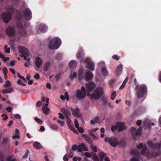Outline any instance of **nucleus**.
<instances>
[{
	"instance_id": "nucleus-1",
	"label": "nucleus",
	"mask_w": 161,
	"mask_h": 161,
	"mask_svg": "<svg viewBox=\"0 0 161 161\" xmlns=\"http://www.w3.org/2000/svg\"><path fill=\"white\" fill-rule=\"evenodd\" d=\"M135 89L137 91L136 95L138 98L143 97L147 93V87L145 85H136Z\"/></svg>"
},
{
	"instance_id": "nucleus-2",
	"label": "nucleus",
	"mask_w": 161,
	"mask_h": 161,
	"mask_svg": "<svg viewBox=\"0 0 161 161\" xmlns=\"http://www.w3.org/2000/svg\"><path fill=\"white\" fill-rule=\"evenodd\" d=\"M15 8L13 6L9 8L10 11L7 13L3 12L2 14V17L3 19V22L6 23H8L11 18L14 12Z\"/></svg>"
},
{
	"instance_id": "nucleus-3",
	"label": "nucleus",
	"mask_w": 161,
	"mask_h": 161,
	"mask_svg": "<svg viewBox=\"0 0 161 161\" xmlns=\"http://www.w3.org/2000/svg\"><path fill=\"white\" fill-rule=\"evenodd\" d=\"M61 40L58 38L55 37L51 40L49 44V48L50 49H58L61 44Z\"/></svg>"
},
{
	"instance_id": "nucleus-4",
	"label": "nucleus",
	"mask_w": 161,
	"mask_h": 161,
	"mask_svg": "<svg viewBox=\"0 0 161 161\" xmlns=\"http://www.w3.org/2000/svg\"><path fill=\"white\" fill-rule=\"evenodd\" d=\"M86 89L84 86H81L80 90H77L75 93V97L79 100L84 99L86 95Z\"/></svg>"
},
{
	"instance_id": "nucleus-5",
	"label": "nucleus",
	"mask_w": 161,
	"mask_h": 161,
	"mask_svg": "<svg viewBox=\"0 0 161 161\" xmlns=\"http://www.w3.org/2000/svg\"><path fill=\"white\" fill-rule=\"evenodd\" d=\"M132 137L134 140H138L139 139L142 131L141 127H139L138 129L132 127L131 128Z\"/></svg>"
},
{
	"instance_id": "nucleus-6",
	"label": "nucleus",
	"mask_w": 161,
	"mask_h": 161,
	"mask_svg": "<svg viewBox=\"0 0 161 161\" xmlns=\"http://www.w3.org/2000/svg\"><path fill=\"white\" fill-rule=\"evenodd\" d=\"M103 94V90L102 88H98L95 90L91 97L92 98L97 99L100 97Z\"/></svg>"
},
{
	"instance_id": "nucleus-7",
	"label": "nucleus",
	"mask_w": 161,
	"mask_h": 161,
	"mask_svg": "<svg viewBox=\"0 0 161 161\" xmlns=\"http://www.w3.org/2000/svg\"><path fill=\"white\" fill-rule=\"evenodd\" d=\"M18 50L20 53L22 54V56L24 57V59L25 60H27V57L29 55V52L28 50L21 46H19L18 47Z\"/></svg>"
},
{
	"instance_id": "nucleus-8",
	"label": "nucleus",
	"mask_w": 161,
	"mask_h": 161,
	"mask_svg": "<svg viewBox=\"0 0 161 161\" xmlns=\"http://www.w3.org/2000/svg\"><path fill=\"white\" fill-rule=\"evenodd\" d=\"M6 34L9 37L14 36L16 33V31L11 26L7 27L5 30Z\"/></svg>"
},
{
	"instance_id": "nucleus-9",
	"label": "nucleus",
	"mask_w": 161,
	"mask_h": 161,
	"mask_svg": "<svg viewBox=\"0 0 161 161\" xmlns=\"http://www.w3.org/2000/svg\"><path fill=\"white\" fill-rule=\"evenodd\" d=\"M96 87V85L93 82L90 81L86 84V91L87 92H92Z\"/></svg>"
},
{
	"instance_id": "nucleus-10",
	"label": "nucleus",
	"mask_w": 161,
	"mask_h": 161,
	"mask_svg": "<svg viewBox=\"0 0 161 161\" xmlns=\"http://www.w3.org/2000/svg\"><path fill=\"white\" fill-rule=\"evenodd\" d=\"M84 62L86 63L87 68L91 71H93L94 69V64L93 62L90 61L88 58L85 59Z\"/></svg>"
},
{
	"instance_id": "nucleus-11",
	"label": "nucleus",
	"mask_w": 161,
	"mask_h": 161,
	"mask_svg": "<svg viewBox=\"0 0 161 161\" xmlns=\"http://www.w3.org/2000/svg\"><path fill=\"white\" fill-rule=\"evenodd\" d=\"M43 63L42 60L39 57H36L35 59V64L36 68H35L36 70L42 66Z\"/></svg>"
},
{
	"instance_id": "nucleus-12",
	"label": "nucleus",
	"mask_w": 161,
	"mask_h": 161,
	"mask_svg": "<svg viewBox=\"0 0 161 161\" xmlns=\"http://www.w3.org/2000/svg\"><path fill=\"white\" fill-rule=\"evenodd\" d=\"M73 115L75 117L80 118L82 116V114L80 111V109L78 108L75 109L71 108V109Z\"/></svg>"
},
{
	"instance_id": "nucleus-13",
	"label": "nucleus",
	"mask_w": 161,
	"mask_h": 161,
	"mask_svg": "<svg viewBox=\"0 0 161 161\" xmlns=\"http://www.w3.org/2000/svg\"><path fill=\"white\" fill-rule=\"evenodd\" d=\"M24 16L25 19L26 20H30L31 19V12L29 8H27L25 10Z\"/></svg>"
},
{
	"instance_id": "nucleus-14",
	"label": "nucleus",
	"mask_w": 161,
	"mask_h": 161,
	"mask_svg": "<svg viewBox=\"0 0 161 161\" xmlns=\"http://www.w3.org/2000/svg\"><path fill=\"white\" fill-rule=\"evenodd\" d=\"M93 77V74L91 72L88 71L86 72L84 75V79L87 81H89L92 80Z\"/></svg>"
},
{
	"instance_id": "nucleus-15",
	"label": "nucleus",
	"mask_w": 161,
	"mask_h": 161,
	"mask_svg": "<svg viewBox=\"0 0 161 161\" xmlns=\"http://www.w3.org/2000/svg\"><path fill=\"white\" fill-rule=\"evenodd\" d=\"M77 150L79 152H81L82 151H88V150L87 147L83 143L78 145Z\"/></svg>"
},
{
	"instance_id": "nucleus-16",
	"label": "nucleus",
	"mask_w": 161,
	"mask_h": 161,
	"mask_svg": "<svg viewBox=\"0 0 161 161\" xmlns=\"http://www.w3.org/2000/svg\"><path fill=\"white\" fill-rule=\"evenodd\" d=\"M47 28V27L45 24H40L39 26V30L37 31V33H40L39 31L42 33L45 32L46 31Z\"/></svg>"
},
{
	"instance_id": "nucleus-17",
	"label": "nucleus",
	"mask_w": 161,
	"mask_h": 161,
	"mask_svg": "<svg viewBox=\"0 0 161 161\" xmlns=\"http://www.w3.org/2000/svg\"><path fill=\"white\" fill-rule=\"evenodd\" d=\"M99 157L100 156H102V159L103 160V159L105 161H110L109 158L107 156V154L106 153H104L103 152H100L99 153Z\"/></svg>"
},
{
	"instance_id": "nucleus-18",
	"label": "nucleus",
	"mask_w": 161,
	"mask_h": 161,
	"mask_svg": "<svg viewBox=\"0 0 161 161\" xmlns=\"http://www.w3.org/2000/svg\"><path fill=\"white\" fill-rule=\"evenodd\" d=\"M73 155V152L72 150H70L69 153L68 154V153L66 154L63 157V160L65 161H67L69 158H71Z\"/></svg>"
},
{
	"instance_id": "nucleus-19",
	"label": "nucleus",
	"mask_w": 161,
	"mask_h": 161,
	"mask_svg": "<svg viewBox=\"0 0 161 161\" xmlns=\"http://www.w3.org/2000/svg\"><path fill=\"white\" fill-rule=\"evenodd\" d=\"M118 131H122L125 129V124L123 123L118 122L117 123Z\"/></svg>"
},
{
	"instance_id": "nucleus-20",
	"label": "nucleus",
	"mask_w": 161,
	"mask_h": 161,
	"mask_svg": "<svg viewBox=\"0 0 161 161\" xmlns=\"http://www.w3.org/2000/svg\"><path fill=\"white\" fill-rule=\"evenodd\" d=\"M61 111L64 114L65 117H69V116L71 115L70 112L68 109L63 108L61 109Z\"/></svg>"
},
{
	"instance_id": "nucleus-21",
	"label": "nucleus",
	"mask_w": 161,
	"mask_h": 161,
	"mask_svg": "<svg viewBox=\"0 0 161 161\" xmlns=\"http://www.w3.org/2000/svg\"><path fill=\"white\" fill-rule=\"evenodd\" d=\"M137 147L139 149H142V154H145V152L147 149V148L145 145H143L142 143H141L137 146Z\"/></svg>"
},
{
	"instance_id": "nucleus-22",
	"label": "nucleus",
	"mask_w": 161,
	"mask_h": 161,
	"mask_svg": "<svg viewBox=\"0 0 161 161\" xmlns=\"http://www.w3.org/2000/svg\"><path fill=\"white\" fill-rule=\"evenodd\" d=\"M122 64H119L117 67L116 70V73L117 75H119L122 72Z\"/></svg>"
},
{
	"instance_id": "nucleus-23",
	"label": "nucleus",
	"mask_w": 161,
	"mask_h": 161,
	"mask_svg": "<svg viewBox=\"0 0 161 161\" xmlns=\"http://www.w3.org/2000/svg\"><path fill=\"white\" fill-rule=\"evenodd\" d=\"M33 147L36 149H39L42 148L41 144L38 142H35L33 144Z\"/></svg>"
},
{
	"instance_id": "nucleus-24",
	"label": "nucleus",
	"mask_w": 161,
	"mask_h": 161,
	"mask_svg": "<svg viewBox=\"0 0 161 161\" xmlns=\"http://www.w3.org/2000/svg\"><path fill=\"white\" fill-rule=\"evenodd\" d=\"M50 67V63L49 61L46 62L43 67L44 70L45 71H47L48 69Z\"/></svg>"
},
{
	"instance_id": "nucleus-25",
	"label": "nucleus",
	"mask_w": 161,
	"mask_h": 161,
	"mask_svg": "<svg viewBox=\"0 0 161 161\" xmlns=\"http://www.w3.org/2000/svg\"><path fill=\"white\" fill-rule=\"evenodd\" d=\"M76 64L77 63L76 61L73 60H71L69 63V66L71 68L75 67Z\"/></svg>"
},
{
	"instance_id": "nucleus-26",
	"label": "nucleus",
	"mask_w": 161,
	"mask_h": 161,
	"mask_svg": "<svg viewBox=\"0 0 161 161\" xmlns=\"http://www.w3.org/2000/svg\"><path fill=\"white\" fill-rule=\"evenodd\" d=\"M13 89L11 88H9L3 90L2 92L3 93H9L13 91Z\"/></svg>"
},
{
	"instance_id": "nucleus-27",
	"label": "nucleus",
	"mask_w": 161,
	"mask_h": 161,
	"mask_svg": "<svg viewBox=\"0 0 161 161\" xmlns=\"http://www.w3.org/2000/svg\"><path fill=\"white\" fill-rule=\"evenodd\" d=\"M143 125L146 127L149 128L150 127V122L148 120H145L143 123Z\"/></svg>"
},
{
	"instance_id": "nucleus-28",
	"label": "nucleus",
	"mask_w": 161,
	"mask_h": 161,
	"mask_svg": "<svg viewBox=\"0 0 161 161\" xmlns=\"http://www.w3.org/2000/svg\"><path fill=\"white\" fill-rule=\"evenodd\" d=\"M104 141H118V139L115 136H114L111 137L110 138L107 137H105Z\"/></svg>"
},
{
	"instance_id": "nucleus-29",
	"label": "nucleus",
	"mask_w": 161,
	"mask_h": 161,
	"mask_svg": "<svg viewBox=\"0 0 161 161\" xmlns=\"http://www.w3.org/2000/svg\"><path fill=\"white\" fill-rule=\"evenodd\" d=\"M19 32L21 36H25L26 35V31L24 28H22L19 30Z\"/></svg>"
},
{
	"instance_id": "nucleus-30",
	"label": "nucleus",
	"mask_w": 161,
	"mask_h": 161,
	"mask_svg": "<svg viewBox=\"0 0 161 161\" xmlns=\"http://www.w3.org/2000/svg\"><path fill=\"white\" fill-rule=\"evenodd\" d=\"M101 72L102 74L104 76H106L108 74L107 71L105 67L102 68Z\"/></svg>"
},
{
	"instance_id": "nucleus-31",
	"label": "nucleus",
	"mask_w": 161,
	"mask_h": 161,
	"mask_svg": "<svg viewBox=\"0 0 161 161\" xmlns=\"http://www.w3.org/2000/svg\"><path fill=\"white\" fill-rule=\"evenodd\" d=\"M42 109L44 114L47 115L49 114L50 109L48 107H42Z\"/></svg>"
},
{
	"instance_id": "nucleus-32",
	"label": "nucleus",
	"mask_w": 161,
	"mask_h": 161,
	"mask_svg": "<svg viewBox=\"0 0 161 161\" xmlns=\"http://www.w3.org/2000/svg\"><path fill=\"white\" fill-rule=\"evenodd\" d=\"M128 77H126L125 80H124L122 84V85L120 86L119 87V89L121 90L124 87L126 83L127 82L128 80Z\"/></svg>"
},
{
	"instance_id": "nucleus-33",
	"label": "nucleus",
	"mask_w": 161,
	"mask_h": 161,
	"mask_svg": "<svg viewBox=\"0 0 161 161\" xmlns=\"http://www.w3.org/2000/svg\"><path fill=\"white\" fill-rule=\"evenodd\" d=\"M90 147L92 150L94 152H96L97 151V148L96 146L93 144H91Z\"/></svg>"
},
{
	"instance_id": "nucleus-34",
	"label": "nucleus",
	"mask_w": 161,
	"mask_h": 161,
	"mask_svg": "<svg viewBox=\"0 0 161 161\" xmlns=\"http://www.w3.org/2000/svg\"><path fill=\"white\" fill-rule=\"evenodd\" d=\"M89 135L91 138L94 140H96L97 139V137L95 135L92 131H90L89 132Z\"/></svg>"
},
{
	"instance_id": "nucleus-35",
	"label": "nucleus",
	"mask_w": 161,
	"mask_h": 161,
	"mask_svg": "<svg viewBox=\"0 0 161 161\" xmlns=\"http://www.w3.org/2000/svg\"><path fill=\"white\" fill-rule=\"evenodd\" d=\"M109 144L112 147H115L118 146V142H108Z\"/></svg>"
},
{
	"instance_id": "nucleus-36",
	"label": "nucleus",
	"mask_w": 161,
	"mask_h": 161,
	"mask_svg": "<svg viewBox=\"0 0 161 161\" xmlns=\"http://www.w3.org/2000/svg\"><path fill=\"white\" fill-rule=\"evenodd\" d=\"M92 158L93 161H99L98 157L96 154H94L92 155Z\"/></svg>"
},
{
	"instance_id": "nucleus-37",
	"label": "nucleus",
	"mask_w": 161,
	"mask_h": 161,
	"mask_svg": "<svg viewBox=\"0 0 161 161\" xmlns=\"http://www.w3.org/2000/svg\"><path fill=\"white\" fill-rule=\"evenodd\" d=\"M118 146L123 147L126 145L125 142H118Z\"/></svg>"
},
{
	"instance_id": "nucleus-38",
	"label": "nucleus",
	"mask_w": 161,
	"mask_h": 161,
	"mask_svg": "<svg viewBox=\"0 0 161 161\" xmlns=\"http://www.w3.org/2000/svg\"><path fill=\"white\" fill-rule=\"evenodd\" d=\"M84 56L83 53L81 52L77 53L76 54V57L77 58H80Z\"/></svg>"
},
{
	"instance_id": "nucleus-39",
	"label": "nucleus",
	"mask_w": 161,
	"mask_h": 161,
	"mask_svg": "<svg viewBox=\"0 0 161 161\" xmlns=\"http://www.w3.org/2000/svg\"><path fill=\"white\" fill-rule=\"evenodd\" d=\"M83 75V71L80 69L78 72V77L79 80H81L82 79Z\"/></svg>"
},
{
	"instance_id": "nucleus-40",
	"label": "nucleus",
	"mask_w": 161,
	"mask_h": 161,
	"mask_svg": "<svg viewBox=\"0 0 161 161\" xmlns=\"http://www.w3.org/2000/svg\"><path fill=\"white\" fill-rule=\"evenodd\" d=\"M4 50L6 53H10V48L9 47H8V46L7 45L5 46Z\"/></svg>"
},
{
	"instance_id": "nucleus-41",
	"label": "nucleus",
	"mask_w": 161,
	"mask_h": 161,
	"mask_svg": "<svg viewBox=\"0 0 161 161\" xmlns=\"http://www.w3.org/2000/svg\"><path fill=\"white\" fill-rule=\"evenodd\" d=\"M7 160V161H15V159L13 155L8 156Z\"/></svg>"
},
{
	"instance_id": "nucleus-42",
	"label": "nucleus",
	"mask_w": 161,
	"mask_h": 161,
	"mask_svg": "<svg viewBox=\"0 0 161 161\" xmlns=\"http://www.w3.org/2000/svg\"><path fill=\"white\" fill-rule=\"evenodd\" d=\"M11 84L9 80H7L5 82V84L4 85V87L7 88L10 87L11 86Z\"/></svg>"
},
{
	"instance_id": "nucleus-43",
	"label": "nucleus",
	"mask_w": 161,
	"mask_h": 161,
	"mask_svg": "<svg viewBox=\"0 0 161 161\" xmlns=\"http://www.w3.org/2000/svg\"><path fill=\"white\" fill-rule=\"evenodd\" d=\"M111 130L113 131H115L117 130H118V126L117 124L116 125L112 126Z\"/></svg>"
},
{
	"instance_id": "nucleus-44",
	"label": "nucleus",
	"mask_w": 161,
	"mask_h": 161,
	"mask_svg": "<svg viewBox=\"0 0 161 161\" xmlns=\"http://www.w3.org/2000/svg\"><path fill=\"white\" fill-rule=\"evenodd\" d=\"M16 17L17 20L19 21H20L22 18V15L19 13L17 14Z\"/></svg>"
},
{
	"instance_id": "nucleus-45",
	"label": "nucleus",
	"mask_w": 161,
	"mask_h": 161,
	"mask_svg": "<svg viewBox=\"0 0 161 161\" xmlns=\"http://www.w3.org/2000/svg\"><path fill=\"white\" fill-rule=\"evenodd\" d=\"M76 73L75 72H74L73 74L70 75L69 78L71 80H73L76 76Z\"/></svg>"
},
{
	"instance_id": "nucleus-46",
	"label": "nucleus",
	"mask_w": 161,
	"mask_h": 161,
	"mask_svg": "<svg viewBox=\"0 0 161 161\" xmlns=\"http://www.w3.org/2000/svg\"><path fill=\"white\" fill-rule=\"evenodd\" d=\"M17 76L19 78L21 79L24 80V82H27L26 80L25 79V78L23 76H21V75H20V73H18L17 74Z\"/></svg>"
},
{
	"instance_id": "nucleus-47",
	"label": "nucleus",
	"mask_w": 161,
	"mask_h": 161,
	"mask_svg": "<svg viewBox=\"0 0 161 161\" xmlns=\"http://www.w3.org/2000/svg\"><path fill=\"white\" fill-rule=\"evenodd\" d=\"M116 96V92L115 91H114L111 94V99L113 100H114Z\"/></svg>"
},
{
	"instance_id": "nucleus-48",
	"label": "nucleus",
	"mask_w": 161,
	"mask_h": 161,
	"mask_svg": "<svg viewBox=\"0 0 161 161\" xmlns=\"http://www.w3.org/2000/svg\"><path fill=\"white\" fill-rule=\"evenodd\" d=\"M50 127L51 129L54 130H56L58 128L57 126L56 125L53 124L50 125Z\"/></svg>"
},
{
	"instance_id": "nucleus-49",
	"label": "nucleus",
	"mask_w": 161,
	"mask_h": 161,
	"mask_svg": "<svg viewBox=\"0 0 161 161\" xmlns=\"http://www.w3.org/2000/svg\"><path fill=\"white\" fill-rule=\"evenodd\" d=\"M82 136L85 138L86 141H90V138L86 135L85 134H82Z\"/></svg>"
},
{
	"instance_id": "nucleus-50",
	"label": "nucleus",
	"mask_w": 161,
	"mask_h": 161,
	"mask_svg": "<svg viewBox=\"0 0 161 161\" xmlns=\"http://www.w3.org/2000/svg\"><path fill=\"white\" fill-rule=\"evenodd\" d=\"M3 73L5 77L7 75L8 73V69L6 67H4L3 68Z\"/></svg>"
},
{
	"instance_id": "nucleus-51",
	"label": "nucleus",
	"mask_w": 161,
	"mask_h": 161,
	"mask_svg": "<svg viewBox=\"0 0 161 161\" xmlns=\"http://www.w3.org/2000/svg\"><path fill=\"white\" fill-rule=\"evenodd\" d=\"M85 156L86 157L90 158L92 156V153H89L88 152H86L84 153Z\"/></svg>"
},
{
	"instance_id": "nucleus-52",
	"label": "nucleus",
	"mask_w": 161,
	"mask_h": 161,
	"mask_svg": "<svg viewBox=\"0 0 161 161\" xmlns=\"http://www.w3.org/2000/svg\"><path fill=\"white\" fill-rule=\"evenodd\" d=\"M17 26L20 29H21L23 28V27L22 24V23L19 21L17 23Z\"/></svg>"
},
{
	"instance_id": "nucleus-53",
	"label": "nucleus",
	"mask_w": 161,
	"mask_h": 161,
	"mask_svg": "<svg viewBox=\"0 0 161 161\" xmlns=\"http://www.w3.org/2000/svg\"><path fill=\"white\" fill-rule=\"evenodd\" d=\"M20 136L19 134L14 135L12 137V138L14 139H19L20 138Z\"/></svg>"
},
{
	"instance_id": "nucleus-54",
	"label": "nucleus",
	"mask_w": 161,
	"mask_h": 161,
	"mask_svg": "<svg viewBox=\"0 0 161 161\" xmlns=\"http://www.w3.org/2000/svg\"><path fill=\"white\" fill-rule=\"evenodd\" d=\"M81 159V157H74L73 159V161H80Z\"/></svg>"
},
{
	"instance_id": "nucleus-55",
	"label": "nucleus",
	"mask_w": 161,
	"mask_h": 161,
	"mask_svg": "<svg viewBox=\"0 0 161 161\" xmlns=\"http://www.w3.org/2000/svg\"><path fill=\"white\" fill-rule=\"evenodd\" d=\"M103 105L106 106L108 103V101L106 98H103Z\"/></svg>"
},
{
	"instance_id": "nucleus-56",
	"label": "nucleus",
	"mask_w": 161,
	"mask_h": 161,
	"mask_svg": "<svg viewBox=\"0 0 161 161\" xmlns=\"http://www.w3.org/2000/svg\"><path fill=\"white\" fill-rule=\"evenodd\" d=\"M112 57L114 59L116 60H119L120 58V57L117 55H114Z\"/></svg>"
},
{
	"instance_id": "nucleus-57",
	"label": "nucleus",
	"mask_w": 161,
	"mask_h": 161,
	"mask_svg": "<svg viewBox=\"0 0 161 161\" xmlns=\"http://www.w3.org/2000/svg\"><path fill=\"white\" fill-rule=\"evenodd\" d=\"M74 123H75V127L77 128H78L79 127V123H78V120L77 119H76L75 120Z\"/></svg>"
},
{
	"instance_id": "nucleus-58",
	"label": "nucleus",
	"mask_w": 161,
	"mask_h": 161,
	"mask_svg": "<svg viewBox=\"0 0 161 161\" xmlns=\"http://www.w3.org/2000/svg\"><path fill=\"white\" fill-rule=\"evenodd\" d=\"M64 96L66 98V99L67 101L69 100V95H68V94L67 92H66L65 93Z\"/></svg>"
},
{
	"instance_id": "nucleus-59",
	"label": "nucleus",
	"mask_w": 161,
	"mask_h": 161,
	"mask_svg": "<svg viewBox=\"0 0 161 161\" xmlns=\"http://www.w3.org/2000/svg\"><path fill=\"white\" fill-rule=\"evenodd\" d=\"M37 122L38 124L42 123V121L40 119H38L37 117H35L34 119Z\"/></svg>"
},
{
	"instance_id": "nucleus-60",
	"label": "nucleus",
	"mask_w": 161,
	"mask_h": 161,
	"mask_svg": "<svg viewBox=\"0 0 161 161\" xmlns=\"http://www.w3.org/2000/svg\"><path fill=\"white\" fill-rule=\"evenodd\" d=\"M66 118L67 119V124L68 125H70L71 124V121L70 119L68 117H66Z\"/></svg>"
},
{
	"instance_id": "nucleus-61",
	"label": "nucleus",
	"mask_w": 161,
	"mask_h": 161,
	"mask_svg": "<svg viewBox=\"0 0 161 161\" xmlns=\"http://www.w3.org/2000/svg\"><path fill=\"white\" fill-rule=\"evenodd\" d=\"M58 115L59 116V118L60 119H64V117L63 115L60 113H58Z\"/></svg>"
},
{
	"instance_id": "nucleus-62",
	"label": "nucleus",
	"mask_w": 161,
	"mask_h": 161,
	"mask_svg": "<svg viewBox=\"0 0 161 161\" xmlns=\"http://www.w3.org/2000/svg\"><path fill=\"white\" fill-rule=\"evenodd\" d=\"M34 78L36 80H38L40 78V76L38 73L34 75Z\"/></svg>"
},
{
	"instance_id": "nucleus-63",
	"label": "nucleus",
	"mask_w": 161,
	"mask_h": 161,
	"mask_svg": "<svg viewBox=\"0 0 161 161\" xmlns=\"http://www.w3.org/2000/svg\"><path fill=\"white\" fill-rule=\"evenodd\" d=\"M29 153V151L28 150H27L25 153V154L23 157V158H27L28 157Z\"/></svg>"
},
{
	"instance_id": "nucleus-64",
	"label": "nucleus",
	"mask_w": 161,
	"mask_h": 161,
	"mask_svg": "<svg viewBox=\"0 0 161 161\" xmlns=\"http://www.w3.org/2000/svg\"><path fill=\"white\" fill-rule=\"evenodd\" d=\"M4 154L2 153H0V161H3Z\"/></svg>"
}]
</instances>
